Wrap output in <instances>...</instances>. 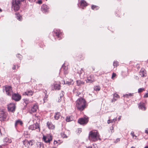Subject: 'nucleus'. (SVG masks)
Masks as SVG:
<instances>
[{
    "label": "nucleus",
    "instance_id": "f257e3e1",
    "mask_svg": "<svg viewBox=\"0 0 148 148\" xmlns=\"http://www.w3.org/2000/svg\"><path fill=\"white\" fill-rule=\"evenodd\" d=\"M86 101L85 99L81 98L76 101V106L78 109L80 111L83 110L85 108Z\"/></svg>",
    "mask_w": 148,
    "mask_h": 148
},
{
    "label": "nucleus",
    "instance_id": "f03ea898",
    "mask_svg": "<svg viewBox=\"0 0 148 148\" xmlns=\"http://www.w3.org/2000/svg\"><path fill=\"white\" fill-rule=\"evenodd\" d=\"M89 138L90 140L96 141L99 138V135L97 131L93 130L90 131L89 133Z\"/></svg>",
    "mask_w": 148,
    "mask_h": 148
},
{
    "label": "nucleus",
    "instance_id": "7ed1b4c3",
    "mask_svg": "<svg viewBox=\"0 0 148 148\" xmlns=\"http://www.w3.org/2000/svg\"><path fill=\"white\" fill-rule=\"evenodd\" d=\"M24 0H13L12 8L15 11H18L20 9L21 2Z\"/></svg>",
    "mask_w": 148,
    "mask_h": 148
},
{
    "label": "nucleus",
    "instance_id": "20e7f679",
    "mask_svg": "<svg viewBox=\"0 0 148 148\" xmlns=\"http://www.w3.org/2000/svg\"><path fill=\"white\" fill-rule=\"evenodd\" d=\"M5 90L7 95L10 96L12 94V88L9 86H5Z\"/></svg>",
    "mask_w": 148,
    "mask_h": 148
},
{
    "label": "nucleus",
    "instance_id": "39448f33",
    "mask_svg": "<svg viewBox=\"0 0 148 148\" xmlns=\"http://www.w3.org/2000/svg\"><path fill=\"white\" fill-rule=\"evenodd\" d=\"M34 141L33 140H30L28 141L25 140H23V145L26 147L28 148L30 146H32L33 144Z\"/></svg>",
    "mask_w": 148,
    "mask_h": 148
},
{
    "label": "nucleus",
    "instance_id": "423d86ee",
    "mask_svg": "<svg viewBox=\"0 0 148 148\" xmlns=\"http://www.w3.org/2000/svg\"><path fill=\"white\" fill-rule=\"evenodd\" d=\"M8 108L9 111L14 112L15 110L16 106L15 104L11 103L8 105Z\"/></svg>",
    "mask_w": 148,
    "mask_h": 148
},
{
    "label": "nucleus",
    "instance_id": "0eeeda50",
    "mask_svg": "<svg viewBox=\"0 0 148 148\" xmlns=\"http://www.w3.org/2000/svg\"><path fill=\"white\" fill-rule=\"evenodd\" d=\"M42 139L46 143H50L52 139L51 136L47 135V136H43Z\"/></svg>",
    "mask_w": 148,
    "mask_h": 148
},
{
    "label": "nucleus",
    "instance_id": "6e6552de",
    "mask_svg": "<svg viewBox=\"0 0 148 148\" xmlns=\"http://www.w3.org/2000/svg\"><path fill=\"white\" fill-rule=\"evenodd\" d=\"M38 129L39 131H40V128L38 123H36L33 125L29 126V129L31 130H34L35 129Z\"/></svg>",
    "mask_w": 148,
    "mask_h": 148
},
{
    "label": "nucleus",
    "instance_id": "1a4fd4ad",
    "mask_svg": "<svg viewBox=\"0 0 148 148\" xmlns=\"http://www.w3.org/2000/svg\"><path fill=\"white\" fill-rule=\"evenodd\" d=\"M88 121V118L87 117L82 118L78 120V122L81 124H86Z\"/></svg>",
    "mask_w": 148,
    "mask_h": 148
},
{
    "label": "nucleus",
    "instance_id": "9d476101",
    "mask_svg": "<svg viewBox=\"0 0 148 148\" xmlns=\"http://www.w3.org/2000/svg\"><path fill=\"white\" fill-rule=\"evenodd\" d=\"M95 81L94 76L92 75H90L87 77V79L86 80V82L87 83H92Z\"/></svg>",
    "mask_w": 148,
    "mask_h": 148
},
{
    "label": "nucleus",
    "instance_id": "9b49d317",
    "mask_svg": "<svg viewBox=\"0 0 148 148\" xmlns=\"http://www.w3.org/2000/svg\"><path fill=\"white\" fill-rule=\"evenodd\" d=\"M12 98L13 99L16 101L20 100L21 98V96L18 94L14 93L12 95Z\"/></svg>",
    "mask_w": 148,
    "mask_h": 148
},
{
    "label": "nucleus",
    "instance_id": "f8f14e48",
    "mask_svg": "<svg viewBox=\"0 0 148 148\" xmlns=\"http://www.w3.org/2000/svg\"><path fill=\"white\" fill-rule=\"evenodd\" d=\"M7 116L6 114L3 110L0 111V120L1 121H4Z\"/></svg>",
    "mask_w": 148,
    "mask_h": 148
},
{
    "label": "nucleus",
    "instance_id": "ddd939ff",
    "mask_svg": "<svg viewBox=\"0 0 148 148\" xmlns=\"http://www.w3.org/2000/svg\"><path fill=\"white\" fill-rule=\"evenodd\" d=\"M48 7L46 5L43 4L41 6V11L43 13H46L48 12Z\"/></svg>",
    "mask_w": 148,
    "mask_h": 148
},
{
    "label": "nucleus",
    "instance_id": "4468645a",
    "mask_svg": "<svg viewBox=\"0 0 148 148\" xmlns=\"http://www.w3.org/2000/svg\"><path fill=\"white\" fill-rule=\"evenodd\" d=\"M38 109V107L37 106L36 104H35L32 107L31 109V111L30 112V113H32L35 112Z\"/></svg>",
    "mask_w": 148,
    "mask_h": 148
},
{
    "label": "nucleus",
    "instance_id": "2eb2a0df",
    "mask_svg": "<svg viewBox=\"0 0 148 148\" xmlns=\"http://www.w3.org/2000/svg\"><path fill=\"white\" fill-rule=\"evenodd\" d=\"M34 93V92L32 90H28L25 92L23 95H27L28 96H32Z\"/></svg>",
    "mask_w": 148,
    "mask_h": 148
},
{
    "label": "nucleus",
    "instance_id": "dca6fc26",
    "mask_svg": "<svg viewBox=\"0 0 148 148\" xmlns=\"http://www.w3.org/2000/svg\"><path fill=\"white\" fill-rule=\"evenodd\" d=\"M138 108L143 110H145L146 108L145 107L144 103H140L138 104Z\"/></svg>",
    "mask_w": 148,
    "mask_h": 148
},
{
    "label": "nucleus",
    "instance_id": "f3484780",
    "mask_svg": "<svg viewBox=\"0 0 148 148\" xmlns=\"http://www.w3.org/2000/svg\"><path fill=\"white\" fill-rule=\"evenodd\" d=\"M87 5V3L84 0H81L80 2V5L81 8H83V7H86Z\"/></svg>",
    "mask_w": 148,
    "mask_h": 148
},
{
    "label": "nucleus",
    "instance_id": "a211bd4d",
    "mask_svg": "<svg viewBox=\"0 0 148 148\" xmlns=\"http://www.w3.org/2000/svg\"><path fill=\"white\" fill-rule=\"evenodd\" d=\"M47 125L48 126V128L49 129H53L54 127L55 126L54 125H53L51 122L48 121L47 122Z\"/></svg>",
    "mask_w": 148,
    "mask_h": 148
},
{
    "label": "nucleus",
    "instance_id": "6ab92c4d",
    "mask_svg": "<svg viewBox=\"0 0 148 148\" xmlns=\"http://www.w3.org/2000/svg\"><path fill=\"white\" fill-rule=\"evenodd\" d=\"M53 86V89L56 90H59L60 89V85L59 84H54Z\"/></svg>",
    "mask_w": 148,
    "mask_h": 148
},
{
    "label": "nucleus",
    "instance_id": "aec40b11",
    "mask_svg": "<svg viewBox=\"0 0 148 148\" xmlns=\"http://www.w3.org/2000/svg\"><path fill=\"white\" fill-rule=\"evenodd\" d=\"M140 75L142 77H144L146 76V71L145 70H141L140 72Z\"/></svg>",
    "mask_w": 148,
    "mask_h": 148
},
{
    "label": "nucleus",
    "instance_id": "412c9836",
    "mask_svg": "<svg viewBox=\"0 0 148 148\" xmlns=\"http://www.w3.org/2000/svg\"><path fill=\"white\" fill-rule=\"evenodd\" d=\"M64 64H63L62 67V69H64V72L65 74H66L67 73V70L68 68L67 67L64 66Z\"/></svg>",
    "mask_w": 148,
    "mask_h": 148
},
{
    "label": "nucleus",
    "instance_id": "4be33fe9",
    "mask_svg": "<svg viewBox=\"0 0 148 148\" xmlns=\"http://www.w3.org/2000/svg\"><path fill=\"white\" fill-rule=\"evenodd\" d=\"M56 35L58 38L61 37V36L62 35V33L60 32V30H58L56 32H55Z\"/></svg>",
    "mask_w": 148,
    "mask_h": 148
},
{
    "label": "nucleus",
    "instance_id": "5701e85b",
    "mask_svg": "<svg viewBox=\"0 0 148 148\" xmlns=\"http://www.w3.org/2000/svg\"><path fill=\"white\" fill-rule=\"evenodd\" d=\"M77 85L78 86H80L82 85H84V82L80 80H78L77 81Z\"/></svg>",
    "mask_w": 148,
    "mask_h": 148
},
{
    "label": "nucleus",
    "instance_id": "b1692460",
    "mask_svg": "<svg viewBox=\"0 0 148 148\" xmlns=\"http://www.w3.org/2000/svg\"><path fill=\"white\" fill-rule=\"evenodd\" d=\"M23 123L22 121L20 120H17L16 121L15 124V127H16L18 125L20 124L22 125Z\"/></svg>",
    "mask_w": 148,
    "mask_h": 148
},
{
    "label": "nucleus",
    "instance_id": "393cba45",
    "mask_svg": "<svg viewBox=\"0 0 148 148\" xmlns=\"http://www.w3.org/2000/svg\"><path fill=\"white\" fill-rule=\"evenodd\" d=\"M38 147L39 148H44L43 144L42 143L38 142L37 144Z\"/></svg>",
    "mask_w": 148,
    "mask_h": 148
},
{
    "label": "nucleus",
    "instance_id": "a878e982",
    "mask_svg": "<svg viewBox=\"0 0 148 148\" xmlns=\"http://www.w3.org/2000/svg\"><path fill=\"white\" fill-rule=\"evenodd\" d=\"M60 116V113L59 112H57L56 114V115L54 116V118L55 119L58 120Z\"/></svg>",
    "mask_w": 148,
    "mask_h": 148
},
{
    "label": "nucleus",
    "instance_id": "bb28decb",
    "mask_svg": "<svg viewBox=\"0 0 148 148\" xmlns=\"http://www.w3.org/2000/svg\"><path fill=\"white\" fill-rule=\"evenodd\" d=\"M114 98L112 100V101H115L116 100V99H115V98H119V96L116 94H114L113 95Z\"/></svg>",
    "mask_w": 148,
    "mask_h": 148
},
{
    "label": "nucleus",
    "instance_id": "cd10ccee",
    "mask_svg": "<svg viewBox=\"0 0 148 148\" xmlns=\"http://www.w3.org/2000/svg\"><path fill=\"white\" fill-rule=\"evenodd\" d=\"M99 7L98 6L92 5L91 6V8L92 9L94 10H97L99 9Z\"/></svg>",
    "mask_w": 148,
    "mask_h": 148
},
{
    "label": "nucleus",
    "instance_id": "c85d7f7f",
    "mask_svg": "<svg viewBox=\"0 0 148 148\" xmlns=\"http://www.w3.org/2000/svg\"><path fill=\"white\" fill-rule=\"evenodd\" d=\"M16 14V17L17 19L18 20L20 21L22 18L21 16H20L19 14Z\"/></svg>",
    "mask_w": 148,
    "mask_h": 148
},
{
    "label": "nucleus",
    "instance_id": "c756f323",
    "mask_svg": "<svg viewBox=\"0 0 148 148\" xmlns=\"http://www.w3.org/2000/svg\"><path fill=\"white\" fill-rule=\"evenodd\" d=\"M133 93H129V94H126L125 95H123V97H129L130 96H132L133 95Z\"/></svg>",
    "mask_w": 148,
    "mask_h": 148
},
{
    "label": "nucleus",
    "instance_id": "7c9ffc66",
    "mask_svg": "<svg viewBox=\"0 0 148 148\" xmlns=\"http://www.w3.org/2000/svg\"><path fill=\"white\" fill-rule=\"evenodd\" d=\"M100 89V87L99 86H96L94 87V90L95 91H99Z\"/></svg>",
    "mask_w": 148,
    "mask_h": 148
},
{
    "label": "nucleus",
    "instance_id": "2f4dec72",
    "mask_svg": "<svg viewBox=\"0 0 148 148\" xmlns=\"http://www.w3.org/2000/svg\"><path fill=\"white\" fill-rule=\"evenodd\" d=\"M31 101H30L29 99H25L24 100V103L26 104H27L30 103Z\"/></svg>",
    "mask_w": 148,
    "mask_h": 148
},
{
    "label": "nucleus",
    "instance_id": "473e14b6",
    "mask_svg": "<svg viewBox=\"0 0 148 148\" xmlns=\"http://www.w3.org/2000/svg\"><path fill=\"white\" fill-rule=\"evenodd\" d=\"M72 120L70 116H67L66 118V121L67 122H69Z\"/></svg>",
    "mask_w": 148,
    "mask_h": 148
},
{
    "label": "nucleus",
    "instance_id": "72a5a7b5",
    "mask_svg": "<svg viewBox=\"0 0 148 148\" xmlns=\"http://www.w3.org/2000/svg\"><path fill=\"white\" fill-rule=\"evenodd\" d=\"M61 136L63 138H66L67 136L66 135L64 134V132H62L61 133Z\"/></svg>",
    "mask_w": 148,
    "mask_h": 148
},
{
    "label": "nucleus",
    "instance_id": "f704fd0d",
    "mask_svg": "<svg viewBox=\"0 0 148 148\" xmlns=\"http://www.w3.org/2000/svg\"><path fill=\"white\" fill-rule=\"evenodd\" d=\"M113 65L114 67H116L118 65V62L116 61L114 62Z\"/></svg>",
    "mask_w": 148,
    "mask_h": 148
},
{
    "label": "nucleus",
    "instance_id": "c9c22d12",
    "mask_svg": "<svg viewBox=\"0 0 148 148\" xmlns=\"http://www.w3.org/2000/svg\"><path fill=\"white\" fill-rule=\"evenodd\" d=\"M131 135L132 136L133 138L136 139V136L134 134V132H132L131 133Z\"/></svg>",
    "mask_w": 148,
    "mask_h": 148
},
{
    "label": "nucleus",
    "instance_id": "e433bc0d",
    "mask_svg": "<svg viewBox=\"0 0 148 148\" xmlns=\"http://www.w3.org/2000/svg\"><path fill=\"white\" fill-rule=\"evenodd\" d=\"M145 89L143 88H141L138 89V93H140L142 92Z\"/></svg>",
    "mask_w": 148,
    "mask_h": 148
},
{
    "label": "nucleus",
    "instance_id": "4c0bfd02",
    "mask_svg": "<svg viewBox=\"0 0 148 148\" xmlns=\"http://www.w3.org/2000/svg\"><path fill=\"white\" fill-rule=\"evenodd\" d=\"M60 99H59V100L58 101V102H60V101H61V98L64 95H63V92H62L60 95Z\"/></svg>",
    "mask_w": 148,
    "mask_h": 148
},
{
    "label": "nucleus",
    "instance_id": "58836bf2",
    "mask_svg": "<svg viewBox=\"0 0 148 148\" xmlns=\"http://www.w3.org/2000/svg\"><path fill=\"white\" fill-rule=\"evenodd\" d=\"M75 94L76 95V96H79V95H80L81 94V93L78 91H77L75 92Z\"/></svg>",
    "mask_w": 148,
    "mask_h": 148
},
{
    "label": "nucleus",
    "instance_id": "ea45409f",
    "mask_svg": "<svg viewBox=\"0 0 148 148\" xmlns=\"http://www.w3.org/2000/svg\"><path fill=\"white\" fill-rule=\"evenodd\" d=\"M110 130H111V133L113 132L114 131L113 127L112 126L110 127Z\"/></svg>",
    "mask_w": 148,
    "mask_h": 148
},
{
    "label": "nucleus",
    "instance_id": "a19ab883",
    "mask_svg": "<svg viewBox=\"0 0 148 148\" xmlns=\"http://www.w3.org/2000/svg\"><path fill=\"white\" fill-rule=\"evenodd\" d=\"M17 56L20 59H21L22 58V56L20 54H18L17 55Z\"/></svg>",
    "mask_w": 148,
    "mask_h": 148
},
{
    "label": "nucleus",
    "instance_id": "79ce46f5",
    "mask_svg": "<svg viewBox=\"0 0 148 148\" xmlns=\"http://www.w3.org/2000/svg\"><path fill=\"white\" fill-rule=\"evenodd\" d=\"M84 72V71L83 69H81V70L80 71V72H78V73L80 75L82 73Z\"/></svg>",
    "mask_w": 148,
    "mask_h": 148
},
{
    "label": "nucleus",
    "instance_id": "37998d69",
    "mask_svg": "<svg viewBox=\"0 0 148 148\" xmlns=\"http://www.w3.org/2000/svg\"><path fill=\"white\" fill-rule=\"evenodd\" d=\"M110 120V122L111 123H112L113 122H115L116 121V118L112 120Z\"/></svg>",
    "mask_w": 148,
    "mask_h": 148
},
{
    "label": "nucleus",
    "instance_id": "c03bdc74",
    "mask_svg": "<svg viewBox=\"0 0 148 148\" xmlns=\"http://www.w3.org/2000/svg\"><path fill=\"white\" fill-rule=\"evenodd\" d=\"M116 76V74L114 73H113L112 76V78L113 79V78L115 77Z\"/></svg>",
    "mask_w": 148,
    "mask_h": 148
},
{
    "label": "nucleus",
    "instance_id": "a18cd8bd",
    "mask_svg": "<svg viewBox=\"0 0 148 148\" xmlns=\"http://www.w3.org/2000/svg\"><path fill=\"white\" fill-rule=\"evenodd\" d=\"M66 84H67L68 85H70V84H72V82H69L68 81L66 82Z\"/></svg>",
    "mask_w": 148,
    "mask_h": 148
},
{
    "label": "nucleus",
    "instance_id": "49530a36",
    "mask_svg": "<svg viewBox=\"0 0 148 148\" xmlns=\"http://www.w3.org/2000/svg\"><path fill=\"white\" fill-rule=\"evenodd\" d=\"M144 97H148V92L146 93L144 96Z\"/></svg>",
    "mask_w": 148,
    "mask_h": 148
},
{
    "label": "nucleus",
    "instance_id": "de8ad7c7",
    "mask_svg": "<svg viewBox=\"0 0 148 148\" xmlns=\"http://www.w3.org/2000/svg\"><path fill=\"white\" fill-rule=\"evenodd\" d=\"M145 132L148 134V129L147 128L145 130Z\"/></svg>",
    "mask_w": 148,
    "mask_h": 148
},
{
    "label": "nucleus",
    "instance_id": "09e8293b",
    "mask_svg": "<svg viewBox=\"0 0 148 148\" xmlns=\"http://www.w3.org/2000/svg\"><path fill=\"white\" fill-rule=\"evenodd\" d=\"M42 1L41 0H39L38 1V3L39 4H41L42 3Z\"/></svg>",
    "mask_w": 148,
    "mask_h": 148
},
{
    "label": "nucleus",
    "instance_id": "8fccbe9b",
    "mask_svg": "<svg viewBox=\"0 0 148 148\" xmlns=\"http://www.w3.org/2000/svg\"><path fill=\"white\" fill-rule=\"evenodd\" d=\"M16 68V66L15 65H14L13 67H12V69L14 70Z\"/></svg>",
    "mask_w": 148,
    "mask_h": 148
},
{
    "label": "nucleus",
    "instance_id": "3c124183",
    "mask_svg": "<svg viewBox=\"0 0 148 148\" xmlns=\"http://www.w3.org/2000/svg\"><path fill=\"white\" fill-rule=\"evenodd\" d=\"M121 118V116H120L119 117L118 119V121H119L120 120Z\"/></svg>",
    "mask_w": 148,
    "mask_h": 148
},
{
    "label": "nucleus",
    "instance_id": "603ef678",
    "mask_svg": "<svg viewBox=\"0 0 148 148\" xmlns=\"http://www.w3.org/2000/svg\"><path fill=\"white\" fill-rule=\"evenodd\" d=\"M108 124H109L110 123H111V122H110V120H108Z\"/></svg>",
    "mask_w": 148,
    "mask_h": 148
},
{
    "label": "nucleus",
    "instance_id": "864d4df0",
    "mask_svg": "<svg viewBox=\"0 0 148 148\" xmlns=\"http://www.w3.org/2000/svg\"><path fill=\"white\" fill-rule=\"evenodd\" d=\"M54 144H56L57 143V141H54Z\"/></svg>",
    "mask_w": 148,
    "mask_h": 148
},
{
    "label": "nucleus",
    "instance_id": "5fc2aeb1",
    "mask_svg": "<svg viewBox=\"0 0 148 148\" xmlns=\"http://www.w3.org/2000/svg\"><path fill=\"white\" fill-rule=\"evenodd\" d=\"M63 84H65V81L64 80L62 81Z\"/></svg>",
    "mask_w": 148,
    "mask_h": 148
},
{
    "label": "nucleus",
    "instance_id": "6e6d98bb",
    "mask_svg": "<svg viewBox=\"0 0 148 148\" xmlns=\"http://www.w3.org/2000/svg\"><path fill=\"white\" fill-rule=\"evenodd\" d=\"M120 140V139L119 138H117L116 139V141L117 142H118Z\"/></svg>",
    "mask_w": 148,
    "mask_h": 148
},
{
    "label": "nucleus",
    "instance_id": "4d7b16f0",
    "mask_svg": "<svg viewBox=\"0 0 148 148\" xmlns=\"http://www.w3.org/2000/svg\"><path fill=\"white\" fill-rule=\"evenodd\" d=\"M88 148H92V147H88Z\"/></svg>",
    "mask_w": 148,
    "mask_h": 148
},
{
    "label": "nucleus",
    "instance_id": "13d9d810",
    "mask_svg": "<svg viewBox=\"0 0 148 148\" xmlns=\"http://www.w3.org/2000/svg\"><path fill=\"white\" fill-rule=\"evenodd\" d=\"M145 148H148V146L146 147H145Z\"/></svg>",
    "mask_w": 148,
    "mask_h": 148
},
{
    "label": "nucleus",
    "instance_id": "bf43d9fd",
    "mask_svg": "<svg viewBox=\"0 0 148 148\" xmlns=\"http://www.w3.org/2000/svg\"><path fill=\"white\" fill-rule=\"evenodd\" d=\"M136 78H137V79H138V77H136Z\"/></svg>",
    "mask_w": 148,
    "mask_h": 148
},
{
    "label": "nucleus",
    "instance_id": "052dcab7",
    "mask_svg": "<svg viewBox=\"0 0 148 148\" xmlns=\"http://www.w3.org/2000/svg\"><path fill=\"white\" fill-rule=\"evenodd\" d=\"M131 148H135L134 147H132Z\"/></svg>",
    "mask_w": 148,
    "mask_h": 148
},
{
    "label": "nucleus",
    "instance_id": "680f3d73",
    "mask_svg": "<svg viewBox=\"0 0 148 148\" xmlns=\"http://www.w3.org/2000/svg\"><path fill=\"white\" fill-rule=\"evenodd\" d=\"M0 148H2L1 147H0Z\"/></svg>",
    "mask_w": 148,
    "mask_h": 148
},
{
    "label": "nucleus",
    "instance_id": "e2e57ef3",
    "mask_svg": "<svg viewBox=\"0 0 148 148\" xmlns=\"http://www.w3.org/2000/svg\"><path fill=\"white\" fill-rule=\"evenodd\" d=\"M46 1H47V0H46Z\"/></svg>",
    "mask_w": 148,
    "mask_h": 148
}]
</instances>
